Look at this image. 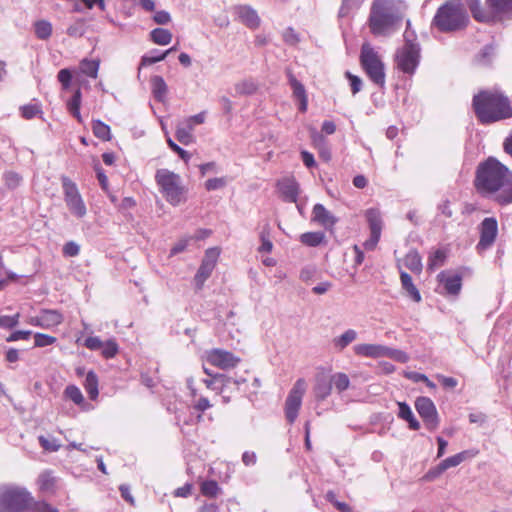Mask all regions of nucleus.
<instances>
[{
	"label": "nucleus",
	"instance_id": "obj_1",
	"mask_svg": "<svg viewBox=\"0 0 512 512\" xmlns=\"http://www.w3.org/2000/svg\"><path fill=\"white\" fill-rule=\"evenodd\" d=\"M474 186L483 197L500 205L512 203V171L494 157L478 165Z\"/></svg>",
	"mask_w": 512,
	"mask_h": 512
},
{
	"label": "nucleus",
	"instance_id": "obj_2",
	"mask_svg": "<svg viewBox=\"0 0 512 512\" xmlns=\"http://www.w3.org/2000/svg\"><path fill=\"white\" fill-rule=\"evenodd\" d=\"M473 107L483 124H489L512 117V107L506 96L497 91H482L474 96Z\"/></svg>",
	"mask_w": 512,
	"mask_h": 512
},
{
	"label": "nucleus",
	"instance_id": "obj_3",
	"mask_svg": "<svg viewBox=\"0 0 512 512\" xmlns=\"http://www.w3.org/2000/svg\"><path fill=\"white\" fill-rule=\"evenodd\" d=\"M400 0H373L369 16V27L376 36H388L401 20Z\"/></svg>",
	"mask_w": 512,
	"mask_h": 512
},
{
	"label": "nucleus",
	"instance_id": "obj_4",
	"mask_svg": "<svg viewBox=\"0 0 512 512\" xmlns=\"http://www.w3.org/2000/svg\"><path fill=\"white\" fill-rule=\"evenodd\" d=\"M473 17L480 22L505 23L512 20V0H486V9L479 0L469 5Z\"/></svg>",
	"mask_w": 512,
	"mask_h": 512
},
{
	"label": "nucleus",
	"instance_id": "obj_5",
	"mask_svg": "<svg viewBox=\"0 0 512 512\" xmlns=\"http://www.w3.org/2000/svg\"><path fill=\"white\" fill-rule=\"evenodd\" d=\"M155 181L169 204L178 206L186 201L187 190L178 174L168 169H158L155 174Z\"/></svg>",
	"mask_w": 512,
	"mask_h": 512
},
{
	"label": "nucleus",
	"instance_id": "obj_6",
	"mask_svg": "<svg viewBox=\"0 0 512 512\" xmlns=\"http://www.w3.org/2000/svg\"><path fill=\"white\" fill-rule=\"evenodd\" d=\"M465 11L459 0H449L443 4L434 16L433 23L443 32L454 31L464 27Z\"/></svg>",
	"mask_w": 512,
	"mask_h": 512
},
{
	"label": "nucleus",
	"instance_id": "obj_7",
	"mask_svg": "<svg viewBox=\"0 0 512 512\" xmlns=\"http://www.w3.org/2000/svg\"><path fill=\"white\" fill-rule=\"evenodd\" d=\"M32 502L30 493L17 486L0 487V512H24Z\"/></svg>",
	"mask_w": 512,
	"mask_h": 512
},
{
	"label": "nucleus",
	"instance_id": "obj_8",
	"mask_svg": "<svg viewBox=\"0 0 512 512\" xmlns=\"http://www.w3.org/2000/svg\"><path fill=\"white\" fill-rule=\"evenodd\" d=\"M405 44L396 51L395 62L397 68L406 74H414L420 62L419 44L410 39L408 31L405 32Z\"/></svg>",
	"mask_w": 512,
	"mask_h": 512
},
{
	"label": "nucleus",
	"instance_id": "obj_9",
	"mask_svg": "<svg viewBox=\"0 0 512 512\" xmlns=\"http://www.w3.org/2000/svg\"><path fill=\"white\" fill-rule=\"evenodd\" d=\"M360 61L363 69L365 70L370 80L379 87H384V63L381 61L379 55L374 50V48L371 47L370 44L365 43L362 45Z\"/></svg>",
	"mask_w": 512,
	"mask_h": 512
},
{
	"label": "nucleus",
	"instance_id": "obj_10",
	"mask_svg": "<svg viewBox=\"0 0 512 512\" xmlns=\"http://www.w3.org/2000/svg\"><path fill=\"white\" fill-rule=\"evenodd\" d=\"M61 184L68 210L76 218H83L87 214V208L77 184L67 176H61Z\"/></svg>",
	"mask_w": 512,
	"mask_h": 512
},
{
	"label": "nucleus",
	"instance_id": "obj_11",
	"mask_svg": "<svg viewBox=\"0 0 512 512\" xmlns=\"http://www.w3.org/2000/svg\"><path fill=\"white\" fill-rule=\"evenodd\" d=\"M219 256L220 250L217 247H212L205 251L200 267L194 276V282L197 290H201L206 280L211 276L216 267Z\"/></svg>",
	"mask_w": 512,
	"mask_h": 512
},
{
	"label": "nucleus",
	"instance_id": "obj_12",
	"mask_svg": "<svg viewBox=\"0 0 512 512\" xmlns=\"http://www.w3.org/2000/svg\"><path fill=\"white\" fill-rule=\"evenodd\" d=\"M206 111L189 116L180 121L176 126L175 136L183 145H189L194 141L193 131L195 126L201 125L206 120Z\"/></svg>",
	"mask_w": 512,
	"mask_h": 512
},
{
	"label": "nucleus",
	"instance_id": "obj_13",
	"mask_svg": "<svg viewBox=\"0 0 512 512\" xmlns=\"http://www.w3.org/2000/svg\"><path fill=\"white\" fill-rule=\"evenodd\" d=\"M415 408L423 419L427 429L435 430L439 425L437 409L433 401L428 397H418L415 401Z\"/></svg>",
	"mask_w": 512,
	"mask_h": 512
},
{
	"label": "nucleus",
	"instance_id": "obj_14",
	"mask_svg": "<svg viewBox=\"0 0 512 512\" xmlns=\"http://www.w3.org/2000/svg\"><path fill=\"white\" fill-rule=\"evenodd\" d=\"M498 234V223L494 217L485 218L480 224V239L477 249L483 251L493 245Z\"/></svg>",
	"mask_w": 512,
	"mask_h": 512
},
{
	"label": "nucleus",
	"instance_id": "obj_15",
	"mask_svg": "<svg viewBox=\"0 0 512 512\" xmlns=\"http://www.w3.org/2000/svg\"><path fill=\"white\" fill-rule=\"evenodd\" d=\"M63 321V315L52 309H43L38 315L29 318L28 323L42 329H51L60 325Z\"/></svg>",
	"mask_w": 512,
	"mask_h": 512
},
{
	"label": "nucleus",
	"instance_id": "obj_16",
	"mask_svg": "<svg viewBox=\"0 0 512 512\" xmlns=\"http://www.w3.org/2000/svg\"><path fill=\"white\" fill-rule=\"evenodd\" d=\"M207 360L221 369L234 368L240 362V359L233 353L223 349H212L208 352Z\"/></svg>",
	"mask_w": 512,
	"mask_h": 512
},
{
	"label": "nucleus",
	"instance_id": "obj_17",
	"mask_svg": "<svg viewBox=\"0 0 512 512\" xmlns=\"http://www.w3.org/2000/svg\"><path fill=\"white\" fill-rule=\"evenodd\" d=\"M234 13L250 29H256L260 26V17L257 11L250 5H237L234 7Z\"/></svg>",
	"mask_w": 512,
	"mask_h": 512
},
{
	"label": "nucleus",
	"instance_id": "obj_18",
	"mask_svg": "<svg viewBox=\"0 0 512 512\" xmlns=\"http://www.w3.org/2000/svg\"><path fill=\"white\" fill-rule=\"evenodd\" d=\"M307 390V383L304 379H298L290 393V422L296 417L301 406L302 397Z\"/></svg>",
	"mask_w": 512,
	"mask_h": 512
},
{
	"label": "nucleus",
	"instance_id": "obj_19",
	"mask_svg": "<svg viewBox=\"0 0 512 512\" xmlns=\"http://www.w3.org/2000/svg\"><path fill=\"white\" fill-rule=\"evenodd\" d=\"M356 355L371 358L386 357L387 346L381 344H358L354 346Z\"/></svg>",
	"mask_w": 512,
	"mask_h": 512
},
{
	"label": "nucleus",
	"instance_id": "obj_20",
	"mask_svg": "<svg viewBox=\"0 0 512 512\" xmlns=\"http://www.w3.org/2000/svg\"><path fill=\"white\" fill-rule=\"evenodd\" d=\"M438 280L444 285V288L448 294L458 295L462 287V279L458 274H450L447 272H441L438 275Z\"/></svg>",
	"mask_w": 512,
	"mask_h": 512
},
{
	"label": "nucleus",
	"instance_id": "obj_21",
	"mask_svg": "<svg viewBox=\"0 0 512 512\" xmlns=\"http://www.w3.org/2000/svg\"><path fill=\"white\" fill-rule=\"evenodd\" d=\"M402 266L406 267L413 273L420 274L423 268L422 259L415 250L409 251L402 260L398 261V268L401 271Z\"/></svg>",
	"mask_w": 512,
	"mask_h": 512
},
{
	"label": "nucleus",
	"instance_id": "obj_22",
	"mask_svg": "<svg viewBox=\"0 0 512 512\" xmlns=\"http://www.w3.org/2000/svg\"><path fill=\"white\" fill-rule=\"evenodd\" d=\"M290 88L293 92V97L298 104L300 112L304 113L308 107V97L304 86L296 79L290 77Z\"/></svg>",
	"mask_w": 512,
	"mask_h": 512
},
{
	"label": "nucleus",
	"instance_id": "obj_23",
	"mask_svg": "<svg viewBox=\"0 0 512 512\" xmlns=\"http://www.w3.org/2000/svg\"><path fill=\"white\" fill-rule=\"evenodd\" d=\"M151 91L156 101L163 103L166 99L168 86L164 78L160 75L151 77Z\"/></svg>",
	"mask_w": 512,
	"mask_h": 512
},
{
	"label": "nucleus",
	"instance_id": "obj_24",
	"mask_svg": "<svg viewBox=\"0 0 512 512\" xmlns=\"http://www.w3.org/2000/svg\"><path fill=\"white\" fill-rule=\"evenodd\" d=\"M313 220L325 227H331L336 223V218L322 204L313 207Z\"/></svg>",
	"mask_w": 512,
	"mask_h": 512
},
{
	"label": "nucleus",
	"instance_id": "obj_25",
	"mask_svg": "<svg viewBox=\"0 0 512 512\" xmlns=\"http://www.w3.org/2000/svg\"><path fill=\"white\" fill-rule=\"evenodd\" d=\"M400 280L402 288L406 291L407 295L414 301L419 303L421 301V294L417 287L413 284L411 276L405 271H400Z\"/></svg>",
	"mask_w": 512,
	"mask_h": 512
},
{
	"label": "nucleus",
	"instance_id": "obj_26",
	"mask_svg": "<svg viewBox=\"0 0 512 512\" xmlns=\"http://www.w3.org/2000/svg\"><path fill=\"white\" fill-rule=\"evenodd\" d=\"M81 102L82 93L80 88H77L72 97L66 102L67 110L79 123H82V116L80 113Z\"/></svg>",
	"mask_w": 512,
	"mask_h": 512
},
{
	"label": "nucleus",
	"instance_id": "obj_27",
	"mask_svg": "<svg viewBox=\"0 0 512 512\" xmlns=\"http://www.w3.org/2000/svg\"><path fill=\"white\" fill-rule=\"evenodd\" d=\"M398 416L405 420L409 424V428L412 430H418L420 428L419 421L415 418L410 406L405 402H398Z\"/></svg>",
	"mask_w": 512,
	"mask_h": 512
},
{
	"label": "nucleus",
	"instance_id": "obj_28",
	"mask_svg": "<svg viewBox=\"0 0 512 512\" xmlns=\"http://www.w3.org/2000/svg\"><path fill=\"white\" fill-rule=\"evenodd\" d=\"M312 141L315 148L318 149V153L320 158L324 161L328 162L331 159V151L329 146L327 145L326 139L323 135L318 132H314L312 134Z\"/></svg>",
	"mask_w": 512,
	"mask_h": 512
},
{
	"label": "nucleus",
	"instance_id": "obj_29",
	"mask_svg": "<svg viewBox=\"0 0 512 512\" xmlns=\"http://www.w3.org/2000/svg\"><path fill=\"white\" fill-rule=\"evenodd\" d=\"M169 53H170V50H166L165 52H160L157 49H153V50L149 51L147 54L142 56L138 70H141V68L144 66H149V65H152L154 63L164 60ZM139 75H140V71H138V76Z\"/></svg>",
	"mask_w": 512,
	"mask_h": 512
},
{
	"label": "nucleus",
	"instance_id": "obj_30",
	"mask_svg": "<svg viewBox=\"0 0 512 512\" xmlns=\"http://www.w3.org/2000/svg\"><path fill=\"white\" fill-rule=\"evenodd\" d=\"M270 226L268 224L263 225L261 228L259 238L261 241L260 246L257 251L259 254L270 253L273 249V243L271 239V231Z\"/></svg>",
	"mask_w": 512,
	"mask_h": 512
},
{
	"label": "nucleus",
	"instance_id": "obj_31",
	"mask_svg": "<svg viewBox=\"0 0 512 512\" xmlns=\"http://www.w3.org/2000/svg\"><path fill=\"white\" fill-rule=\"evenodd\" d=\"M84 388L91 400H96L99 395L98 390V377L94 371H89L86 374L84 381Z\"/></svg>",
	"mask_w": 512,
	"mask_h": 512
},
{
	"label": "nucleus",
	"instance_id": "obj_32",
	"mask_svg": "<svg viewBox=\"0 0 512 512\" xmlns=\"http://www.w3.org/2000/svg\"><path fill=\"white\" fill-rule=\"evenodd\" d=\"M357 338V332L354 329H347L340 336L333 339V345L336 349L343 350Z\"/></svg>",
	"mask_w": 512,
	"mask_h": 512
},
{
	"label": "nucleus",
	"instance_id": "obj_33",
	"mask_svg": "<svg viewBox=\"0 0 512 512\" xmlns=\"http://www.w3.org/2000/svg\"><path fill=\"white\" fill-rule=\"evenodd\" d=\"M467 452H460L456 455L444 459L436 468L437 474H441L451 467H456L466 458Z\"/></svg>",
	"mask_w": 512,
	"mask_h": 512
},
{
	"label": "nucleus",
	"instance_id": "obj_34",
	"mask_svg": "<svg viewBox=\"0 0 512 512\" xmlns=\"http://www.w3.org/2000/svg\"><path fill=\"white\" fill-rule=\"evenodd\" d=\"M92 131L95 137L102 141L111 140V131L109 125L105 124L101 120L92 121Z\"/></svg>",
	"mask_w": 512,
	"mask_h": 512
},
{
	"label": "nucleus",
	"instance_id": "obj_35",
	"mask_svg": "<svg viewBox=\"0 0 512 512\" xmlns=\"http://www.w3.org/2000/svg\"><path fill=\"white\" fill-rule=\"evenodd\" d=\"M99 65V60H89L85 58L80 62L79 69L82 74L95 79L98 76Z\"/></svg>",
	"mask_w": 512,
	"mask_h": 512
},
{
	"label": "nucleus",
	"instance_id": "obj_36",
	"mask_svg": "<svg viewBox=\"0 0 512 512\" xmlns=\"http://www.w3.org/2000/svg\"><path fill=\"white\" fill-rule=\"evenodd\" d=\"M366 219L369 223L370 231L381 233L382 219L379 210L371 208L366 211Z\"/></svg>",
	"mask_w": 512,
	"mask_h": 512
},
{
	"label": "nucleus",
	"instance_id": "obj_37",
	"mask_svg": "<svg viewBox=\"0 0 512 512\" xmlns=\"http://www.w3.org/2000/svg\"><path fill=\"white\" fill-rule=\"evenodd\" d=\"M151 40L158 45H168L172 40V33L163 28H155L150 32Z\"/></svg>",
	"mask_w": 512,
	"mask_h": 512
},
{
	"label": "nucleus",
	"instance_id": "obj_38",
	"mask_svg": "<svg viewBox=\"0 0 512 512\" xmlns=\"http://www.w3.org/2000/svg\"><path fill=\"white\" fill-rule=\"evenodd\" d=\"M38 485L40 490L50 492L55 488L56 478L51 471H44L38 477Z\"/></svg>",
	"mask_w": 512,
	"mask_h": 512
},
{
	"label": "nucleus",
	"instance_id": "obj_39",
	"mask_svg": "<svg viewBox=\"0 0 512 512\" xmlns=\"http://www.w3.org/2000/svg\"><path fill=\"white\" fill-rule=\"evenodd\" d=\"M34 32L38 39L47 40L52 34V25L46 20L36 21L34 24Z\"/></svg>",
	"mask_w": 512,
	"mask_h": 512
},
{
	"label": "nucleus",
	"instance_id": "obj_40",
	"mask_svg": "<svg viewBox=\"0 0 512 512\" xmlns=\"http://www.w3.org/2000/svg\"><path fill=\"white\" fill-rule=\"evenodd\" d=\"M446 260V253L442 249L435 250L433 253L430 254L428 258L427 263V269L428 270H435L436 268L441 267L444 265Z\"/></svg>",
	"mask_w": 512,
	"mask_h": 512
},
{
	"label": "nucleus",
	"instance_id": "obj_41",
	"mask_svg": "<svg viewBox=\"0 0 512 512\" xmlns=\"http://www.w3.org/2000/svg\"><path fill=\"white\" fill-rule=\"evenodd\" d=\"M324 233L322 232H307L300 236V240L303 244L316 247L324 241Z\"/></svg>",
	"mask_w": 512,
	"mask_h": 512
},
{
	"label": "nucleus",
	"instance_id": "obj_42",
	"mask_svg": "<svg viewBox=\"0 0 512 512\" xmlns=\"http://www.w3.org/2000/svg\"><path fill=\"white\" fill-rule=\"evenodd\" d=\"M100 351L101 355L105 359H112L118 354L119 346L115 339H109L103 342V346L101 347Z\"/></svg>",
	"mask_w": 512,
	"mask_h": 512
},
{
	"label": "nucleus",
	"instance_id": "obj_43",
	"mask_svg": "<svg viewBox=\"0 0 512 512\" xmlns=\"http://www.w3.org/2000/svg\"><path fill=\"white\" fill-rule=\"evenodd\" d=\"M64 395L76 405L84 403V396L76 385H68L64 390Z\"/></svg>",
	"mask_w": 512,
	"mask_h": 512
},
{
	"label": "nucleus",
	"instance_id": "obj_44",
	"mask_svg": "<svg viewBox=\"0 0 512 512\" xmlns=\"http://www.w3.org/2000/svg\"><path fill=\"white\" fill-rule=\"evenodd\" d=\"M21 115L25 119H33L37 115H42L41 106L37 103H30L20 107Z\"/></svg>",
	"mask_w": 512,
	"mask_h": 512
},
{
	"label": "nucleus",
	"instance_id": "obj_45",
	"mask_svg": "<svg viewBox=\"0 0 512 512\" xmlns=\"http://www.w3.org/2000/svg\"><path fill=\"white\" fill-rule=\"evenodd\" d=\"M219 491L220 487L214 480H206L201 484V493L206 497L215 498Z\"/></svg>",
	"mask_w": 512,
	"mask_h": 512
},
{
	"label": "nucleus",
	"instance_id": "obj_46",
	"mask_svg": "<svg viewBox=\"0 0 512 512\" xmlns=\"http://www.w3.org/2000/svg\"><path fill=\"white\" fill-rule=\"evenodd\" d=\"M38 441L40 446L48 452H56L60 449L61 444L59 441L54 437H45L43 435H40L38 437Z\"/></svg>",
	"mask_w": 512,
	"mask_h": 512
},
{
	"label": "nucleus",
	"instance_id": "obj_47",
	"mask_svg": "<svg viewBox=\"0 0 512 512\" xmlns=\"http://www.w3.org/2000/svg\"><path fill=\"white\" fill-rule=\"evenodd\" d=\"M331 383L339 392H343L349 388L350 380L345 373H336L331 377Z\"/></svg>",
	"mask_w": 512,
	"mask_h": 512
},
{
	"label": "nucleus",
	"instance_id": "obj_48",
	"mask_svg": "<svg viewBox=\"0 0 512 512\" xmlns=\"http://www.w3.org/2000/svg\"><path fill=\"white\" fill-rule=\"evenodd\" d=\"M364 0H342V5L339 10L340 17L348 16L352 11L358 9Z\"/></svg>",
	"mask_w": 512,
	"mask_h": 512
},
{
	"label": "nucleus",
	"instance_id": "obj_49",
	"mask_svg": "<svg viewBox=\"0 0 512 512\" xmlns=\"http://www.w3.org/2000/svg\"><path fill=\"white\" fill-rule=\"evenodd\" d=\"M230 382H231V378H228L223 374H217L212 379L204 380V383L210 389H217L218 388V386H216L217 384L229 385Z\"/></svg>",
	"mask_w": 512,
	"mask_h": 512
},
{
	"label": "nucleus",
	"instance_id": "obj_50",
	"mask_svg": "<svg viewBox=\"0 0 512 512\" xmlns=\"http://www.w3.org/2000/svg\"><path fill=\"white\" fill-rule=\"evenodd\" d=\"M57 341V339L53 336L43 334V333H36L34 335V344L36 347H46L54 344Z\"/></svg>",
	"mask_w": 512,
	"mask_h": 512
},
{
	"label": "nucleus",
	"instance_id": "obj_51",
	"mask_svg": "<svg viewBox=\"0 0 512 512\" xmlns=\"http://www.w3.org/2000/svg\"><path fill=\"white\" fill-rule=\"evenodd\" d=\"M57 78H58V81L61 83V86L64 90H67L70 88L71 81H72V73L69 69H67V68L61 69L58 72Z\"/></svg>",
	"mask_w": 512,
	"mask_h": 512
},
{
	"label": "nucleus",
	"instance_id": "obj_52",
	"mask_svg": "<svg viewBox=\"0 0 512 512\" xmlns=\"http://www.w3.org/2000/svg\"><path fill=\"white\" fill-rule=\"evenodd\" d=\"M19 323V314L13 316L2 315L0 316V327L5 329H12Z\"/></svg>",
	"mask_w": 512,
	"mask_h": 512
},
{
	"label": "nucleus",
	"instance_id": "obj_53",
	"mask_svg": "<svg viewBox=\"0 0 512 512\" xmlns=\"http://www.w3.org/2000/svg\"><path fill=\"white\" fill-rule=\"evenodd\" d=\"M226 179L224 177L211 178L205 182V189L207 191H215L226 186Z\"/></svg>",
	"mask_w": 512,
	"mask_h": 512
},
{
	"label": "nucleus",
	"instance_id": "obj_54",
	"mask_svg": "<svg viewBox=\"0 0 512 512\" xmlns=\"http://www.w3.org/2000/svg\"><path fill=\"white\" fill-rule=\"evenodd\" d=\"M235 90L238 94L250 95L255 92L256 86L253 82L244 81V82L238 83L235 86Z\"/></svg>",
	"mask_w": 512,
	"mask_h": 512
},
{
	"label": "nucleus",
	"instance_id": "obj_55",
	"mask_svg": "<svg viewBox=\"0 0 512 512\" xmlns=\"http://www.w3.org/2000/svg\"><path fill=\"white\" fill-rule=\"evenodd\" d=\"M83 345L91 351H98L103 346V341L97 336H89L84 340Z\"/></svg>",
	"mask_w": 512,
	"mask_h": 512
},
{
	"label": "nucleus",
	"instance_id": "obj_56",
	"mask_svg": "<svg viewBox=\"0 0 512 512\" xmlns=\"http://www.w3.org/2000/svg\"><path fill=\"white\" fill-rule=\"evenodd\" d=\"M85 33L83 21H78L67 28V34L71 37H81Z\"/></svg>",
	"mask_w": 512,
	"mask_h": 512
},
{
	"label": "nucleus",
	"instance_id": "obj_57",
	"mask_svg": "<svg viewBox=\"0 0 512 512\" xmlns=\"http://www.w3.org/2000/svg\"><path fill=\"white\" fill-rule=\"evenodd\" d=\"M79 252L80 246L74 241H69L63 246V255L66 257H76Z\"/></svg>",
	"mask_w": 512,
	"mask_h": 512
},
{
	"label": "nucleus",
	"instance_id": "obj_58",
	"mask_svg": "<svg viewBox=\"0 0 512 512\" xmlns=\"http://www.w3.org/2000/svg\"><path fill=\"white\" fill-rule=\"evenodd\" d=\"M386 357L392 358L398 362L405 363L408 360V356L405 352L397 349L387 347Z\"/></svg>",
	"mask_w": 512,
	"mask_h": 512
},
{
	"label": "nucleus",
	"instance_id": "obj_59",
	"mask_svg": "<svg viewBox=\"0 0 512 512\" xmlns=\"http://www.w3.org/2000/svg\"><path fill=\"white\" fill-rule=\"evenodd\" d=\"M167 143L169 147L178 154V156L184 160L185 162H188L191 158V155L189 152L181 148L179 145H177L175 142H173L172 139L168 138Z\"/></svg>",
	"mask_w": 512,
	"mask_h": 512
},
{
	"label": "nucleus",
	"instance_id": "obj_60",
	"mask_svg": "<svg viewBox=\"0 0 512 512\" xmlns=\"http://www.w3.org/2000/svg\"><path fill=\"white\" fill-rule=\"evenodd\" d=\"M29 508L31 509V512H58V509L44 501L35 502L33 505H30Z\"/></svg>",
	"mask_w": 512,
	"mask_h": 512
},
{
	"label": "nucleus",
	"instance_id": "obj_61",
	"mask_svg": "<svg viewBox=\"0 0 512 512\" xmlns=\"http://www.w3.org/2000/svg\"><path fill=\"white\" fill-rule=\"evenodd\" d=\"M5 182L8 187L15 188L20 184L21 177L18 173L10 171L5 173Z\"/></svg>",
	"mask_w": 512,
	"mask_h": 512
},
{
	"label": "nucleus",
	"instance_id": "obj_62",
	"mask_svg": "<svg viewBox=\"0 0 512 512\" xmlns=\"http://www.w3.org/2000/svg\"><path fill=\"white\" fill-rule=\"evenodd\" d=\"M30 335H31V331H28V330L14 331L7 337L6 341L7 342H15L18 340H27V339H29Z\"/></svg>",
	"mask_w": 512,
	"mask_h": 512
},
{
	"label": "nucleus",
	"instance_id": "obj_63",
	"mask_svg": "<svg viewBox=\"0 0 512 512\" xmlns=\"http://www.w3.org/2000/svg\"><path fill=\"white\" fill-rule=\"evenodd\" d=\"M346 77L350 81V86L353 94L358 93L362 88V80L350 72H346Z\"/></svg>",
	"mask_w": 512,
	"mask_h": 512
},
{
	"label": "nucleus",
	"instance_id": "obj_64",
	"mask_svg": "<svg viewBox=\"0 0 512 512\" xmlns=\"http://www.w3.org/2000/svg\"><path fill=\"white\" fill-rule=\"evenodd\" d=\"M381 233L371 232L370 238L363 243L366 250H374L380 240Z\"/></svg>",
	"mask_w": 512,
	"mask_h": 512
}]
</instances>
